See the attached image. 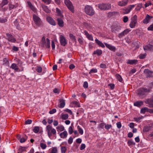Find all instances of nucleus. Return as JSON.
I'll return each mask as SVG.
<instances>
[{"label":"nucleus","mask_w":153,"mask_h":153,"mask_svg":"<svg viewBox=\"0 0 153 153\" xmlns=\"http://www.w3.org/2000/svg\"><path fill=\"white\" fill-rule=\"evenodd\" d=\"M84 11L87 14L90 16L93 15L95 13L93 8L91 6L89 5H86L85 6Z\"/></svg>","instance_id":"nucleus-1"},{"label":"nucleus","mask_w":153,"mask_h":153,"mask_svg":"<svg viewBox=\"0 0 153 153\" xmlns=\"http://www.w3.org/2000/svg\"><path fill=\"white\" fill-rule=\"evenodd\" d=\"M151 89V88H140L138 90V94L139 96L146 95L150 91Z\"/></svg>","instance_id":"nucleus-2"},{"label":"nucleus","mask_w":153,"mask_h":153,"mask_svg":"<svg viewBox=\"0 0 153 153\" xmlns=\"http://www.w3.org/2000/svg\"><path fill=\"white\" fill-rule=\"evenodd\" d=\"M41 46L42 47H46L47 48H49L50 47V40L48 38H47L45 40V36H43L41 42Z\"/></svg>","instance_id":"nucleus-3"},{"label":"nucleus","mask_w":153,"mask_h":153,"mask_svg":"<svg viewBox=\"0 0 153 153\" xmlns=\"http://www.w3.org/2000/svg\"><path fill=\"white\" fill-rule=\"evenodd\" d=\"M46 129L49 137L52 136V134H56V131L55 129L53 128L52 126L50 125H48L46 126Z\"/></svg>","instance_id":"nucleus-4"},{"label":"nucleus","mask_w":153,"mask_h":153,"mask_svg":"<svg viewBox=\"0 0 153 153\" xmlns=\"http://www.w3.org/2000/svg\"><path fill=\"white\" fill-rule=\"evenodd\" d=\"M64 3L70 11L73 13H74V7L70 0H64Z\"/></svg>","instance_id":"nucleus-5"},{"label":"nucleus","mask_w":153,"mask_h":153,"mask_svg":"<svg viewBox=\"0 0 153 153\" xmlns=\"http://www.w3.org/2000/svg\"><path fill=\"white\" fill-rule=\"evenodd\" d=\"M99 8L101 10H108L110 9L111 7L110 4H102L98 5Z\"/></svg>","instance_id":"nucleus-6"},{"label":"nucleus","mask_w":153,"mask_h":153,"mask_svg":"<svg viewBox=\"0 0 153 153\" xmlns=\"http://www.w3.org/2000/svg\"><path fill=\"white\" fill-rule=\"evenodd\" d=\"M143 48L145 51H150L151 52L153 51V45L150 44L144 46H143Z\"/></svg>","instance_id":"nucleus-7"},{"label":"nucleus","mask_w":153,"mask_h":153,"mask_svg":"<svg viewBox=\"0 0 153 153\" xmlns=\"http://www.w3.org/2000/svg\"><path fill=\"white\" fill-rule=\"evenodd\" d=\"M63 16H62L61 17H58L57 18V21L58 24L60 27H63L64 26V22L63 20Z\"/></svg>","instance_id":"nucleus-8"},{"label":"nucleus","mask_w":153,"mask_h":153,"mask_svg":"<svg viewBox=\"0 0 153 153\" xmlns=\"http://www.w3.org/2000/svg\"><path fill=\"white\" fill-rule=\"evenodd\" d=\"M6 36L7 39L9 42H15L16 41V39L14 38L13 35L7 33Z\"/></svg>","instance_id":"nucleus-9"},{"label":"nucleus","mask_w":153,"mask_h":153,"mask_svg":"<svg viewBox=\"0 0 153 153\" xmlns=\"http://www.w3.org/2000/svg\"><path fill=\"white\" fill-rule=\"evenodd\" d=\"M48 22L51 25L55 26L56 25L55 21L50 16H48L46 18Z\"/></svg>","instance_id":"nucleus-10"},{"label":"nucleus","mask_w":153,"mask_h":153,"mask_svg":"<svg viewBox=\"0 0 153 153\" xmlns=\"http://www.w3.org/2000/svg\"><path fill=\"white\" fill-rule=\"evenodd\" d=\"M121 27L120 26H114L111 28L112 32L116 33L118 32L121 29Z\"/></svg>","instance_id":"nucleus-11"},{"label":"nucleus","mask_w":153,"mask_h":153,"mask_svg":"<svg viewBox=\"0 0 153 153\" xmlns=\"http://www.w3.org/2000/svg\"><path fill=\"white\" fill-rule=\"evenodd\" d=\"M60 40L61 45L65 46L67 44V42L65 37L62 35H61L60 36Z\"/></svg>","instance_id":"nucleus-12"},{"label":"nucleus","mask_w":153,"mask_h":153,"mask_svg":"<svg viewBox=\"0 0 153 153\" xmlns=\"http://www.w3.org/2000/svg\"><path fill=\"white\" fill-rule=\"evenodd\" d=\"M130 30L129 29H126L122 32L118 34V36L120 38H121L122 37L127 34L130 31Z\"/></svg>","instance_id":"nucleus-13"},{"label":"nucleus","mask_w":153,"mask_h":153,"mask_svg":"<svg viewBox=\"0 0 153 153\" xmlns=\"http://www.w3.org/2000/svg\"><path fill=\"white\" fill-rule=\"evenodd\" d=\"M104 44L106 47L110 50L114 52H115V51L116 48L114 46L112 45H111L108 44L107 43L105 42L104 43Z\"/></svg>","instance_id":"nucleus-14"},{"label":"nucleus","mask_w":153,"mask_h":153,"mask_svg":"<svg viewBox=\"0 0 153 153\" xmlns=\"http://www.w3.org/2000/svg\"><path fill=\"white\" fill-rule=\"evenodd\" d=\"M144 72L146 74L147 77H150L152 75L153 72L149 69H145L144 70Z\"/></svg>","instance_id":"nucleus-15"},{"label":"nucleus","mask_w":153,"mask_h":153,"mask_svg":"<svg viewBox=\"0 0 153 153\" xmlns=\"http://www.w3.org/2000/svg\"><path fill=\"white\" fill-rule=\"evenodd\" d=\"M128 0H124L121 1H120L118 3V5L121 6H124L128 4Z\"/></svg>","instance_id":"nucleus-16"},{"label":"nucleus","mask_w":153,"mask_h":153,"mask_svg":"<svg viewBox=\"0 0 153 153\" xmlns=\"http://www.w3.org/2000/svg\"><path fill=\"white\" fill-rule=\"evenodd\" d=\"M152 18V16H150L148 14H147L146 18L143 20V23L147 24L149 22L150 19Z\"/></svg>","instance_id":"nucleus-17"},{"label":"nucleus","mask_w":153,"mask_h":153,"mask_svg":"<svg viewBox=\"0 0 153 153\" xmlns=\"http://www.w3.org/2000/svg\"><path fill=\"white\" fill-rule=\"evenodd\" d=\"M146 104H149V106L150 107H153V99H148L147 100Z\"/></svg>","instance_id":"nucleus-18"},{"label":"nucleus","mask_w":153,"mask_h":153,"mask_svg":"<svg viewBox=\"0 0 153 153\" xmlns=\"http://www.w3.org/2000/svg\"><path fill=\"white\" fill-rule=\"evenodd\" d=\"M84 33L86 37L89 40L91 41H93V37L91 35L89 34L86 30H85L84 31Z\"/></svg>","instance_id":"nucleus-19"},{"label":"nucleus","mask_w":153,"mask_h":153,"mask_svg":"<svg viewBox=\"0 0 153 153\" xmlns=\"http://www.w3.org/2000/svg\"><path fill=\"white\" fill-rule=\"evenodd\" d=\"M43 10L47 13H49L51 12V10L47 6L43 4L41 5Z\"/></svg>","instance_id":"nucleus-20"},{"label":"nucleus","mask_w":153,"mask_h":153,"mask_svg":"<svg viewBox=\"0 0 153 153\" xmlns=\"http://www.w3.org/2000/svg\"><path fill=\"white\" fill-rule=\"evenodd\" d=\"M143 104V102L141 101H138L134 102V106L140 107Z\"/></svg>","instance_id":"nucleus-21"},{"label":"nucleus","mask_w":153,"mask_h":153,"mask_svg":"<svg viewBox=\"0 0 153 153\" xmlns=\"http://www.w3.org/2000/svg\"><path fill=\"white\" fill-rule=\"evenodd\" d=\"M33 18L35 24L37 26L36 28H37V26L38 25V17L35 14L33 15Z\"/></svg>","instance_id":"nucleus-22"},{"label":"nucleus","mask_w":153,"mask_h":153,"mask_svg":"<svg viewBox=\"0 0 153 153\" xmlns=\"http://www.w3.org/2000/svg\"><path fill=\"white\" fill-rule=\"evenodd\" d=\"M59 102L60 104L59 106V108H63L65 105V100L63 99H61L59 100Z\"/></svg>","instance_id":"nucleus-23"},{"label":"nucleus","mask_w":153,"mask_h":153,"mask_svg":"<svg viewBox=\"0 0 153 153\" xmlns=\"http://www.w3.org/2000/svg\"><path fill=\"white\" fill-rule=\"evenodd\" d=\"M10 68L16 71H18L19 70V68L18 66L14 63L12 64Z\"/></svg>","instance_id":"nucleus-24"},{"label":"nucleus","mask_w":153,"mask_h":153,"mask_svg":"<svg viewBox=\"0 0 153 153\" xmlns=\"http://www.w3.org/2000/svg\"><path fill=\"white\" fill-rule=\"evenodd\" d=\"M68 133L66 131H64L63 132L61 133L59 135L62 138H64L67 137Z\"/></svg>","instance_id":"nucleus-25"},{"label":"nucleus","mask_w":153,"mask_h":153,"mask_svg":"<svg viewBox=\"0 0 153 153\" xmlns=\"http://www.w3.org/2000/svg\"><path fill=\"white\" fill-rule=\"evenodd\" d=\"M95 41L96 43H97L99 46L102 48H104L105 47V46L104 44L102 42L97 39H95Z\"/></svg>","instance_id":"nucleus-26"},{"label":"nucleus","mask_w":153,"mask_h":153,"mask_svg":"<svg viewBox=\"0 0 153 153\" xmlns=\"http://www.w3.org/2000/svg\"><path fill=\"white\" fill-rule=\"evenodd\" d=\"M137 60H128L127 61V63L128 64L130 65L136 64L137 62Z\"/></svg>","instance_id":"nucleus-27"},{"label":"nucleus","mask_w":153,"mask_h":153,"mask_svg":"<svg viewBox=\"0 0 153 153\" xmlns=\"http://www.w3.org/2000/svg\"><path fill=\"white\" fill-rule=\"evenodd\" d=\"M28 6L29 8L31 9L33 11L35 12L36 11L35 8L34 7L30 1H28L27 2Z\"/></svg>","instance_id":"nucleus-28"},{"label":"nucleus","mask_w":153,"mask_h":153,"mask_svg":"<svg viewBox=\"0 0 153 153\" xmlns=\"http://www.w3.org/2000/svg\"><path fill=\"white\" fill-rule=\"evenodd\" d=\"M135 7V5H129L127 7V11L126 12H124V14H127L129 13L132 9V8H134Z\"/></svg>","instance_id":"nucleus-29"},{"label":"nucleus","mask_w":153,"mask_h":153,"mask_svg":"<svg viewBox=\"0 0 153 153\" xmlns=\"http://www.w3.org/2000/svg\"><path fill=\"white\" fill-rule=\"evenodd\" d=\"M102 52L101 50L97 49L94 52L93 54H97L98 56H100L102 54Z\"/></svg>","instance_id":"nucleus-30"},{"label":"nucleus","mask_w":153,"mask_h":153,"mask_svg":"<svg viewBox=\"0 0 153 153\" xmlns=\"http://www.w3.org/2000/svg\"><path fill=\"white\" fill-rule=\"evenodd\" d=\"M56 128L58 131H64L65 129L64 127L62 125L57 126L56 127Z\"/></svg>","instance_id":"nucleus-31"},{"label":"nucleus","mask_w":153,"mask_h":153,"mask_svg":"<svg viewBox=\"0 0 153 153\" xmlns=\"http://www.w3.org/2000/svg\"><path fill=\"white\" fill-rule=\"evenodd\" d=\"M137 16L136 15H134L131 19V22L137 23Z\"/></svg>","instance_id":"nucleus-32"},{"label":"nucleus","mask_w":153,"mask_h":153,"mask_svg":"<svg viewBox=\"0 0 153 153\" xmlns=\"http://www.w3.org/2000/svg\"><path fill=\"white\" fill-rule=\"evenodd\" d=\"M148 108L147 107H145L142 108L140 110V113L144 114L146 112L148 111Z\"/></svg>","instance_id":"nucleus-33"},{"label":"nucleus","mask_w":153,"mask_h":153,"mask_svg":"<svg viewBox=\"0 0 153 153\" xmlns=\"http://www.w3.org/2000/svg\"><path fill=\"white\" fill-rule=\"evenodd\" d=\"M8 6L9 10H11L14 9V8H16L17 7V6H16L15 5L12 4L10 3L9 4Z\"/></svg>","instance_id":"nucleus-34"},{"label":"nucleus","mask_w":153,"mask_h":153,"mask_svg":"<svg viewBox=\"0 0 153 153\" xmlns=\"http://www.w3.org/2000/svg\"><path fill=\"white\" fill-rule=\"evenodd\" d=\"M69 37L71 39L73 42H76V39H75V36H74L72 34H70Z\"/></svg>","instance_id":"nucleus-35"},{"label":"nucleus","mask_w":153,"mask_h":153,"mask_svg":"<svg viewBox=\"0 0 153 153\" xmlns=\"http://www.w3.org/2000/svg\"><path fill=\"white\" fill-rule=\"evenodd\" d=\"M56 11L58 14V17H61L62 16H63L61 14V10L58 8H56Z\"/></svg>","instance_id":"nucleus-36"},{"label":"nucleus","mask_w":153,"mask_h":153,"mask_svg":"<svg viewBox=\"0 0 153 153\" xmlns=\"http://www.w3.org/2000/svg\"><path fill=\"white\" fill-rule=\"evenodd\" d=\"M137 23H136L135 22H131L130 24H129V26H130V27L131 28H134L135 27V26L136 25V24H137Z\"/></svg>","instance_id":"nucleus-37"},{"label":"nucleus","mask_w":153,"mask_h":153,"mask_svg":"<svg viewBox=\"0 0 153 153\" xmlns=\"http://www.w3.org/2000/svg\"><path fill=\"white\" fill-rule=\"evenodd\" d=\"M143 7V4L142 3L138 4L137 5L136 9H137L138 10H140L141 8Z\"/></svg>","instance_id":"nucleus-38"},{"label":"nucleus","mask_w":153,"mask_h":153,"mask_svg":"<svg viewBox=\"0 0 153 153\" xmlns=\"http://www.w3.org/2000/svg\"><path fill=\"white\" fill-rule=\"evenodd\" d=\"M77 129L79 133L81 135L83 134V131L82 129L79 126H77Z\"/></svg>","instance_id":"nucleus-39"},{"label":"nucleus","mask_w":153,"mask_h":153,"mask_svg":"<svg viewBox=\"0 0 153 153\" xmlns=\"http://www.w3.org/2000/svg\"><path fill=\"white\" fill-rule=\"evenodd\" d=\"M127 143L129 146L135 145V143L132 140H128Z\"/></svg>","instance_id":"nucleus-40"},{"label":"nucleus","mask_w":153,"mask_h":153,"mask_svg":"<svg viewBox=\"0 0 153 153\" xmlns=\"http://www.w3.org/2000/svg\"><path fill=\"white\" fill-rule=\"evenodd\" d=\"M57 149L56 147H53L50 153H57Z\"/></svg>","instance_id":"nucleus-41"},{"label":"nucleus","mask_w":153,"mask_h":153,"mask_svg":"<svg viewBox=\"0 0 153 153\" xmlns=\"http://www.w3.org/2000/svg\"><path fill=\"white\" fill-rule=\"evenodd\" d=\"M27 138V137L25 135V138L22 137V138H21L20 140V142L21 143H23L25 142L26 141Z\"/></svg>","instance_id":"nucleus-42"},{"label":"nucleus","mask_w":153,"mask_h":153,"mask_svg":"<svg viewBox=\"0 0 153 153\" xmlns=\"http://www.w3.org/2000/svg\"><path fill=\"white\" fill-rule=\"evenodd\" d=\"M97 72V70L96 68H93L91 69L89 74H91L93 73H95Z\"/></svg>","instance_id":"nucleus-43"},{"label":"nucleus","mask_w":153,"mask_h":153,"mask_svg":"<svg viewBox=\"0 0 153 153\" xmlns=\"http://www.w3.org/2000/svg\"><path fill=\"white\" fill-rule=\"evenodd\" d=\"M66 148L65 147L62 146L61 147V152L62 153H65L66 151Z\"/></svg>","instance_id":"nucleus-44"},{"label":"nucleus","mask_w":153,"mask_h":153,"mask_svg":"<svg viewBox=\"0 0 153 153\" xmlns=\"http://www.w3.org/2000/svg\"><path fill=\"white\" fill-rule=\"evenodd\" d=\"M7 21V19L6 18H5L4 19L2 18H0V23H4L6 22Z\"/></svg>","instance_id":"nucleus-45"},{"label":"nucleus","mask_w":153,"mask_h":153,"mask_svg":"<svg viewBox=\"0 0 153 153\" xmlns=\"http://www.w3.org/2000/svg\"><path fill=\"white\" fill-rule=\"evenodd\" d=\"M116 76L117 79L120 82H121L122 81V79L121 76L119 74L116 75Z\"/></svg>","instance_id":"nucleus-46"},{"label":"nucleus","mask_w":153,"mask_h":153,"mask_svg":"<svg viewBox=\"0 0 153 153\" xmlns=\"http://www.w3.org/2000/svg\"><path fill=\"white\" fill-rule=\"evenodd\" d=\"M68 115L67 114H63L62 115V118L63 120H66L68 118Z\"/></svg>","instance_id":"nucleus-47"},{"label":"nucleus","mask_w":153,"mask_h":153,"mask_svg":"<svg viewBox=\"0 0 153 153\" xmlns=\"http://www.w3.org/2000/svg\"><path fill=\"white\" fill-rule=\"evenodd\" d=\"M33 130L35 133H37L38 132V126H36L34 127Z\"/></svg>","instance_id":"nucleus-48"},{"label":"nucleus","mask_w":153,"mask_h":153,"mask_svg":"<svg viewBox=\"0 0 153 153\" xmlns=\"http://www.w3.org/2000/svg\"><path fill=\"white\" fill-rule=\"evenodd\" d=\"M150 130V128L148 126L145 127L143 129V132H147Z\"/></svg>","instance_id":"nucleus-49"},{"label":"nucleus","mask_w":153,"mask_h":153,"mask_svg":"<svg viewBox=\"0 0 153 153\" xmlns=\"http://www.w3.org/2000/svg\"><path fill=\"white\" fill-rule=\"evenodd\" d=\"M3 61L4 62V64H5L6 65H7L8 64L9 61L7 58H4L3 59Z\"/></svg>","instance_id":"nucleus-50"},{"label":"nucleus","mask_w":153,"mask_h":153,"mask_svg":"<svg viewBox=\"0 0 153 153\" xmlns=\"http://www.w3.org/2000/svg\"><path fill=\"white\" fill-rule=\"evenodd\" d=\"M72 103L73 104H75L76 105V106L77 107H80V104L77 101H74L72 102Z\"/></svg>","instance_id":"nucleus-51"},{"label":"nucleus","mask_w":153,"mask_h":153,"mask_svg":"<svg viewBox=\"0 0 153 153\" xmlns=\"http://www.w3.org/2000/svg\"><path fill=\"white\" fill-rule=\"evenodd\" d=\"M112 127V126L111 124H105V128L107 130H108Z\"/></svg>","instance_id":"nucleus-52"},{"label":"nucleus","mask_w":153,"mask_h":153,"mask_svg":"<svg viewBox=\"0 0 153 153\" xmlns=\"http://www.w3.org/2000/svg\"><path fill=\"white\" fill-rule=\"evenodd\" d=\"M105 125V124L104 123H100L98 126V128H103L104 126Z\"/></svg>","instance_id":"nucleus-53"},{"label":"nucleus","mask_w":153,"mask_h":153,"mask_svg":"<svg viewBox=\"0 0 153 153\" xmlns=\"http://www.w3.org/2000/svg\"><path fill=\"white\" fill-rule=\"evenodd\" d=\"M45 3L47 4H50L51 1V0H42Z\"/></svg>","instance_id":"nucleus-54"},{"label":"nucleus","mask_w":153,"mask_h":153,"mask_svg":"<svg viewBox=\"0 0 153 153\" xmlns=\"http://www.w3.org/2000/svg\"><path fill=\"white\" fill-rule=\"evenodd\" d=\"M40 146L43 149H45L46 147V145L45 144L43 143H40Z\"/></svg>","instance_id":"nucleus-55"},{"label":"nucleus","mask_w":153,"mask_h":153,"mask_svg":"<svg viewBox=\"0 0 153 153\" xmlns=\"http://www.w3.org/2000/svg\"><path fill=\"white\" fill-rule=\"evenodd\" d=\"M32 120H31L28 119L25 121V124H30L31 123Z\"/></svg>","instance_id":"nucleus-56"},{"label":"nucleus","mask_w":153,"mask_h":153,"mask_svg":"<svg viewBox=\"0 0 153 153\" xmlns=\"http://www.w3.org/2000/svg\"><path fill=\"white\" fill-rule=\"evenodd\" d=\"M146 56L145 54H141L139 55V57L140 59H143Z\"/></svg>","instance_id":"nucleus-57"},{"label":"nucleus","mask_w":153,"mask_h":153,"mask_svg":"<svg viewBox=\"0 0 153 153\" xmlns=\"http://www.w3.org/2000/svg\"><path fill=\"white\" fill-rule=\"evenodd\" d=\"M128 20V18L127 16H125L123 18V21L124 22L126 23L127 22Z\"/></svg>","instance_id":"nucleus-58"},{"label":"nucleus","mask_w":153,"mask_h":153,"mask_svg":"<svg viewBox=\"0 0 153 153\" xmlns=\"http://www.w3.org/2000/svg\"><path fill=\"white\" fill-rule=\"evenodd\" d=\"M56 112V109L55 108L53 109L52 110L50 111L49 113L50 114H53L55 113Z\"/></svg>","instance_id":"nucleus-59"},{"label":"nucleus","mask_w":153,"mask_h":153,"mask_svg":"<svg viewBox=\"0 0 153 153\" xmlns=\"http://www.w3.org/2000/svg\"><path fill=\"white\" fill-rule=\"evenodd\" d=\"M69 133L70 134H71L73 132V129L71 126H70L68 128Z\"/></svg>","instance_id":"nucleus-60"},{"label":"nucleus","mask_w":153,"mask_h":153,"mask_svg":"<svg viewBox=\"0 0 153 153\" xmlns=\"http://www.w3.org/2000/svg\"><path fill=\"white\" fill-rule=\"evenodd\" d=\"M73 141V139L72 137H70L68 140V143L69 144H71Z\"/></svg>","instance_id":"nucleus-61"},{"label":"nucleus","mask_w":153,"mask_h":153,"mask_svg":"<svg viewBox=\"0 0 153 153\" xmlns=\"http://www.w3.org/2000/svg\"><path fill=\"white\" fill-rule=\"evenodd\" d=\"M148 30H153V25H151L147 28Z\"/></svg>","instance_id":"nucleus-62"},{"label":"nucleus","mask_w":153,"mask_h":153,"mask_svg":"<svg viewBox=\"0 0 153 153\" xmlns=\"http://www.w3.org/2000/svg\"><path fill=\"white\" fill-rule=\"evenodd\" d=\"M83 86V87L85 88H86L88 87V85L87 82L85 81L84 82Z\"/></svg>","instance_id":"nucleus-63"},{"label":"nucleus","mask_w":153,"mask_h":153,"mask_svg":"<svg viewBox=\"0 0 153 153\" xmlns=\"http://www.w3.org/2000/svg\"><path fill=\"white\" fill-rule=\"evenodd\" d=\"M108 86H109L111 89H113L115 87L114 85V84L111 83L108 85Z\"/></svg>","instance_id":"nucleus-64"}]
</instances>
